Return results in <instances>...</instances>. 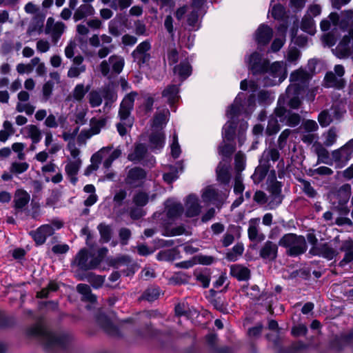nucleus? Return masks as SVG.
<instances>
[{
  "label": "nucleus",
  "mask_w": 353,
  "mask_h": 353,
  "mask_svg": "<svg viewBox=\"0 0 353 353\" xmlns=\"http://www.w3.org/2000/svg\"><path fill=\"white\" fill-rule=\"evenodd\" d=\"M26 334L30 337L39 339L44 350L49 353L65 348L71 340L68 334H57L51 332L41 324H35L30 327Z\"/></svg>",
  "instance_id": "obj_1"
},
{
  "label": "nucleus",
  "mask_w": 353,
  "mask_h": 353,
  "mask_svg": "<svg viewBox=\"0 0 353 353\" xmlns=\"http://www.w3.org/2000/svg\"><path fill=\"white\" fill-rule=\"evenodd\" d=\"M137 95V92H131L124 97L120 104L119 117L121 121L117 124V128L119 134L122 137L127 134V128H131L132 125V121L130 119V116Z\"/></svg>",
  "instance_id": "obj_2"
},
{
  "label": "nucleus",
  "mask_w": 353,
  "mask_h": 353,
  "mask_svg": "<svg viewBox=\"0 0 353 353\" xmlns=\"http://www.w3.org/2000/svg\"><path fill=\"white\" fill-rule=\"evenodd\" d=\"M279 245L286 248L287 255L292 257L305 253L307 248L305 237L293 233L284 234L279 239Z\"/></svg>",
  "instance_id": "obj_3"
},
{
  "label": "nucleus",
  "mask_w": 353,
  "mask_h": 353,
  "mask_svg": "<svg viewBox=\"0 0 353 353\" xmlns=\"http://www.w3.org/2000/svg\"><path fill=\"white\" fill-rule=\"evenodd\" d=\"M124 58L118 54H112L108 59L101 62L99 70L103 77L110 78L114 74H120L124 67Z\"/></svg>",
  "instance_id": "obj_4"
},
{
  "label": "nucleus",
  "mask_w": 353,
  "mask_h": 353,
  "mask_svg": "<svg viewBox=\"0 0 353 353\" xmlns=\"http://www.w3.org/2000/svg\"><path fill=\"white\" fill-rule=\"evenodd\" d=\"M63 225L62 221L54 219L52 221L51 224L42 225L36 230L30 232V235L37 245H41L46 242L48 236L53 235L55 229L59 230L61 228Z\"/></svg>",
  "instance_id": "obj_5"
},
{
  "label": "nucleus",
  "mask_w": 353,
  "mask_h": 353,
  "mask_svg": "<svg viewBox=\"0 0 353 353\" xmlns=\"http://www.w3.org/2000/svg\"><path fill=\"white\" fill-rule=\"evenodd\" d=\"M285 98L279 97L277 107L274 110L276 117L279 118L281 122L285 123L286 125L295 127L301 122V116L294 112H292L285 107Z\"/></svg>",
  "instance_id": "obj_6"
},
{
  "label": "nucleus",
  "mask_w": 353,
  "mask_h": 353,
  "mask_svg": "<svg viewBox=\"0 0 353 353\" xmlns=\"http://www.w3.org/2000/svg\"><path fill=\"white\" fill-rule=\"evenodd\" d=\"M101 259L99 257H92L89 259L88 252L86 249H81L76 255L72 265H76L83 271L96 269L101 263Z\"/></svg>",
  "instance_id": "obj_7"
},
{
  "label": "nucleus",
  "mask_w": 353,
  "mask_h": 353,
  "mask_svg": "<svg viewBox=\"0 0 353 353\" xmlns=\"http://www.w3.org/2000/svg\"><path fill=\"white\" fill-rule=\"evenodd\" d=\"M345 74V68L341 65H336L334 72L330 71L325 74L324 81L326 87L342 89L345 87V81L343 78Z\"/></svg>",
  "instance_id": "obj_8"
},
{
  "label": "nucleus",
  "mask_w": 353,
  "mask_h": 353,
  "mask_svg": "<svg viewBox=\"0 0 353 353\" xmlns=\"http://www.w3.org/2000/svg\"><path fill=\"white\" fill-rule=\"evenodd\" d=\"M303 88L297 83H291L286 89L285 95L279 97L285 98V106L291 109H298L301 103V95L302 94Z\"/></svg>",
  "instance_id": "obj_9"
},
{
  "label": "nucleus",
  "mask_w": 353,
  "mask_h": 353,
  "mask_svg": "<svg viewBox=\"0 0 353 353\" xmlns=\"http://www.w3.org/2000/svg\"><path fill=\"white\" fill-rule=\"evenodd\" d=\"M150 50L151 43L149 40H145L140 43L132 51L131 56L133 61L139 65V68L148 64L151 59Z\"/></svg>",
  "instance_id": "obj_10"
},
{
  "label": "nucleus",
  "mask_w": 353,
  "mask_h": 353,
  "mask_svg": "<svg viewBox=\"0 0 353 353\" xmlns=\"http://www.w3.org/2000/svg\"><path fill=\"white\" fill-rule=\"evenodd\" d=\"M147 172L142 168L134 167L128 170L125 183L132 188L141 187L147 178Z\"/></svg>",
  "instance_id": "obj_11"
},
{
  "label": "nucleus",
  "mask_w": 353,
  "mask_h": 353,
  "mask_svg": "<svg viewBox=\"0 0 353 353\" xmlns=\"http://www.w3.org/2000/svg\"><path fill=\"white\" fill-rule=\"evenodd\" d=\"M269 61L263 59L257 52H253L249 58V68L254 75L266 74L268 70Z\"/></svg>",
  "instance_id": "obj_12"
},
{
  "label": "nucleus",
  "mask_w": 353,
  "mask_h": 353,
  "mask_svg": "<svg viewBox=\"0 0 353 353\" xmlns=\"http://www.w3.org/2000/svg\"><path fill=\"white\" fill-rule=\"evenodd\" d=\"M65 28L66 26L63 22L58 21L54 23V19L52 17H49L47 19L45 33L46 34H50L52 42L57 44L61 35L65 32Z\"/></svg>",
  "instance_id": "obj_13"
},
{
  "label": "nucleus",
  "mask_w": 353,
  "mask_h": 353,
  "mask_svg": "<svg viewBox=\"0 0 353 353\" xmlns=\"http://www.w3.org/2000/svg\"><path fill=\"white\" fill-rule=\"evenodd\" d=\"M343 116V112L336 105H332L330 110L321 111L318 116V121L321 127L328 126L333 120L340 119Z\"/></svg>",
  "instance_id": "obj_14"
},
{
  "label": "nucleus",
  "mask_w": 353,
  "mask_h": 353,
  "mask_svg": "<svg viewBox=\"0 0 353 353\" xmlns=\"http://www.w3.org/2000/svg\"><path fill=\"white\" fill-rule=\"evenodd\" d=\"M353 153V139L347 141L343 146L332 152L334 161L339 164L346 163L352 157Z\"/></svg>",
  "instance_id": "obj_15"
},
{
  "label": "nucleus",
  "mask_w": 353,
  "mask_h": 353,
  "mask_svg": "<svg viewBox=\"0 0 353 353\" xmlns=\"http://www.w3.org/2000/svg\"><path fill=\"white\" fill-rule=\"evenodd\" d=\"M278 245L271 241H265L259 250V256L266 262L274 261L278 256Z\"/></svg>",
  "instance_id": "obj_16"
},
{
  "label": "nucleus",
  "mask_w": 353,
  "mask_h": 353,
  "mask_svg": "<svg viewBox=\"0 0 353 353\" xmlns=\"http://www.w3.org/2000/svg\"><path fill=\"white\" fill-rule=\"evenodd\" d=\"M97 322L108 334L115 337L121 336L119 328L111 322L106 315L103 314H99L97 317Z\"/></svg>",
  "instance_id": "obj_17"
},
{
  "label": "nucleus",
  "mask_w": 353,
  "mask_h": 353,
  "mask_svg": "<svg viewBox=\"0 0 353 353\" xmlns=\"http://www.w3.org/2000/svg\"><path fill=\"white\" fill-rule=\"evenodd\" d=\"M350 43V37L347 35L344 36L336 48L333 50L334 55L339 59L348 58L352 54Z\"/></svg>",
  "instance_id": "obj_18"
},
{
  "label": "nucleus",
  "mask_w": 353,
  "mask_h": 353,
  "mask_svg": "<svg viewBox=\"0 0 353 353\" xmlns=\"http://www.w3.org/2000/svg\"><path fill=\"white\" fill-rule=\"evenodd\" d=\"M260 218H253L249 221L248 234L251 241L261 242L265 239V235L260 231Z\"/></svg>",
  "instance_id": "obj_19"
},
{
  "label": "nucleus",
  "mask_w": 353,
  "mask_h": 353,
  "mask_svg": "<svg viewBox=\"0 0 353 353\" xmlns=\"http://www.w3.org/2000/svg\"><path fill=\"white\" fill-rule=\"evenodd\" d=\"M266 74H268V77H272L273 83L275 84L277 82L281 83L286 77V72L283 65L279 62H274L272 64H268V70Z\"/></svg>",
  "instance_id": "obj_20"
},
{
  "label": "nucleus",
  "mask_w": 353,
  "mask_h": 353,
  "mask_svg": "<svg viewBox=\"0 0 353 353\" xmlns=\"http://www.w3.org/2000/svg\"><path fill=\"white\" fill-rule=\"evenodd\" d=\"M72 65L68 71L67 76L69 78H78L81 74L86 70V65L83 64L84 58L81 55H77L72 59Z\"/></svg>",
  "instance_id": "obj_21"
},
{
  "label": "nucleus",
  "mask_w": 353,
  "mask_h": 353,
  "mask_svg": "<svg viewBox=\"0 0 353 353\" xmlns=\"http://www.w3.org/2000/svg\"><path fill=\"white\" fill-rule=\"evenodd\" d=\"M273 36V30L268 25L261 24L255 32V40L260 46L267 45Z\"/></svg>",
  "instance_id": "obj_22"
},
{
  "label": "nucleus",
  "mask_w": 353,
  "mask_h": 353,
  "mask_svg": "<svg viewBox=\"0 0 353 353\" xmlns=\"http://www.w3.org/2000/svg\"><path fill=\"white\" fill-rule=\"evenodd\" d=\"M82 161L81 159H77L73 161H69L65 167V174L70 181L75 185L78 181L77 175L81 168Z\"/></svg>",
  "instance_id": "obj_23"
},
{
  "label": "nucleus",
  "mask_w": 353,
  "mask_h": 353,
  "mask_svg": "<svg viewBox=\"0 0 353 353\" xmlns=\"http://www.w3.org/2000/svg\"><path fill=\"white\" fill-rule=\"evenodd\" d=\"M310 252L315 255L321 256L328 260H332L338 254L335 249L330 246L326 243L313 247L311 249Z\"/></svg>",
  "instance_id": "obj_24"
},
{
  "label": "nucleus",
  "mask_w": 353,
  "mask_h": 353,
  "mask_svg": "<svg viewBox=\"0 0 353 353\" xmlns=\"http://www.w3.org/2000/svg\"><path fill=\"white\" fill-rule=\"evenodd\" d=\"M201 205L196 196L189 195L185 203V216L187 217H194L199 214Z\"/></svg>",
  "instance_id": "obj_25"
},
{
  "label": "nucleus",
  "mask_w": 353,
  "mask_h": 353,
  "mask_svg": "<svg viewBox=\"0 0 353 353\" xmlns=\"http://www.w3.org/2000/svg\"><path fill=\"white\" fill-rule=\"evenodd\" d=\"M108 151L107 148H101L97 152L94 153L90 159L91 164L88 165L84 171V174L86 176L90 175L94 171H96L99 166L103 157Z\"/></svg>",
  "instance_id": "obj_26"
},
{
  "label": "nucleus",
  "mask_w": 353,
  "mask_h": 353,
  "mask_svg": "<svg viewBox=\"0 0 353 353\" xmlns=\"http://www.w3.org/2000/svg\"><path fill=\"white\" fill-rule=\"evenodd\" d=\"M90 89V85L85 86L83 83H79L75 85L72 92L68 96L67 100L73 102H81Z\"/></svg>",
  "instance_id": "obj_27"
},
{
  "label": "nucleus",
  "mask_w": 353,
  "mask_h": 353,
  "mask_svg": "<svg viewBox=\"0 0 353 353\" xmlns=\"http://www.w3.org/2000/svg\"><path fill=\"white\" fill-rule=\"evenodd\" d=\"M216 179L223 185H228L231 179L230 166L220 162L216 169Z\"/></svg>",
  "instance_id": "obj_28"
},
{
  "label": "nucleus",
  "mask_w": 353,
  "mask_h": 353,
  "mask_svg": "<svg viewBox=\"0 0 353 353\" xmlns=\"http://www.w3.org/2000/svg\"><path fill=\"white\" fill-rule=\"evenodd\" d=\"M29 194L23 190H17L14 196V207L17 210H22L30 201Z\"/></svg>",
  "instance_id": "obj_29"
},
{
  "label": "nucleus",
  "mask_w": 353,
  "mask_h": 353,
  "mask_svg": "<svg viewBox=\"0 0 353 353\" xmlns=\"http://www.w3.org/2000/svg\"><path fill=\"white\" fill-rule=\"evenodd\" d=\"M95 13L94 8L89 3L81 4L74 12L73 19L75 21L91 17Z\"/></svg>",
  "instance_id": "obj_30"
},
{
  "label": "nucleus",
  "mask_w": 353,
  "mask_h": 353,
  "mask_svg": "<svg viewBox=\"0 0 353 353\" xmlns=\"http://www.w3.org/2000/svg\"><path fill=\"white\" fill-rule=\"evenodd\" d=\"M230 274L239 281H247L250 278V270L248 268L239 264L231 265Z\"/></svg>",
  "instance_id": "obj_31"
},
{
  "label": "nucleus",
  "mask_w": 353,
  "mask_h": 353,
  "mask_svg": "<svg viewBox=\"0 0 353 353\" xmlns=\"http://www.w3.org/2000/svg\"><path fill=\"white\" fill-rule=\"evenodd\" d=\"M173 72L178 76L181 81L186 79L192 73V67L190 63L185 60L173 68Z\"/></svg>",
  "instance_id": "obj_32"
},
{
  "label": "nucleus",
  "mask_w": 353,
  "mask_h": 353,
  "mask_svg": "<svg viewBox=\"0 0 353 353\" xmlns=\"http://www.w3.org/2000/svg\"><path fill=\"white\" fill-rule=\"evenodd\" d=\"M280 157V153L276 148H269L265 149L259 159V161L265 163V165H268L269 168L272 167L271 161L274 163L279 160Z\"/></svg>",
  "instance_id": "obj_33"
},
{
  "label": "nucleus",
  "mask_w": 353,
  "mask_h": 353,
  "mask_svg": "<svg viewBox=\"0 0 353 353\" xmlns=\"http://www.w3.org/2000/svg\"><path fill=\"white\" fill-rule=\"evenodd\" d=\"M103 148L108 149V151H107V153H105L103 157L104 161L103 165L105 169H109L112 162L121 157L122 152L119 148H117L112 150V146L103 147Z\"/></svg>",
  "instance_id": "obj_34"
},
{
  "label": "nucleus",
  "mask_w": 353,
  "mask_h": 353,
  "mask_svg": "<svg viewBox=\"0 0 353 353\" xmlns=\"http://www.w3.org/2000/svg\"><path fill=\"white\" fill-rule=\"evenodd\" d=\"M340 250L345 253L343 259L339 263L341 266H343L353 261V241H343L340 248Z\"/></svg>",
  "instance_id": "obj_35"
},
{
  "label": "nucleus",
  "mask_w": 353,
  "mask_h": 353,
  "mask_svg": "<svg viewBox=\"0 0 353 353\" xmlns=\"http://www.w3.org/2000/svg\"><path fill=\"white\" fill-rule=\"evenodd\" d=\"M77 292L82 295L83 301L90 302L91 303L97 301V296L92 293L90 288L85 283H79L77 286Z\"/></svg>",
  "instance_id": "obj_36"
},
{
  "label": "nucleus",
  "mask_w": 353,
  "mask_h": 353,
  "mask_svg": "<svg viewBox=\"0 0 353 353\" xmlns=\"http://www.w3.org/2000/svg\"><path fill=\"white\" fill-rule=\"evenodd\" d=\"M146 152L147 148L143 144H137L134 151L128 154V159L134 163H139L143 159Z\"/></svg>",
  "instance_id": "obj_37"
},
{
  "label": "nucleus",
  "mask_w": 353,
  "mask_h": 353,
  "mask_svg": "<svg viewBox=\"0 0 353 353\" xmlns=\"http://www.w3.org/2000/svg\"><path fill=\"white\" fill-rule=\"evenodd\" d=\"M310 75L308 72L304 70L299 69L291 73L290 79L292 83H297L302 88V85L305 84L309 79Z\"/></svg>",
  "instance_id": "obj_38"
},
{
  "label": "nucleus",
  "mask_w": 353,
  "mask_h": 353,
  "mask_svg": "<svg viewBox=\"0 0 353 353\" xmlns=\"http://www.w3.org/2000/svg\"><path fill=\"white\" fill-rule=\"evenodd\" d=\"M179 87L176 85H170L164 89L162 96L167 99L170 104H173L179 99Z\"/></svg>",
  "instance_id": "obj_39"
},
{
  "label": "nucleus",
  "mask_w": 353,
  "mask_h": 353,
  "mask_svg": "<svg viewBox=\"0 0 353 353\" xmlns=\"http://www.w3.org/2000/svg\"><path fill=\"white\" fill-rule=\"evenodd\" d=\"M301 29L311 35L314 34L316 32L315 23L312 17L310 15V14L304 15L302 18Z\"/></svg>",
  "instance_id": "obj_40"
},
{
  "label": "nucleus",
  "mask_w": 353,
  "mask_h": 353,
  "mask_svg": "<svg viewBox=\"0 0 353 353\" xmlns=\"http://www.w3.org/2000/svg\"><path fill=\"white\" fill-rule=\"evenodd\" d=\"M103 4H110L114 10H124L128 8L133 3V0H101Z\"/></svg>",
  "instance_id": "obj_41"
},
{
  "label": "nucleus",
  "mask_w": 353,
  "mask_h": 353,
  "mask_svg": "<svg viewBox=\"0 0 353 353\" xmlns=\"http://www.w3.org/2000/svg\"><path fill=\"white\" fill-rule=\"evenodd\" d=\"M22 130L27 134V137L30 138L33 144L38 143L41 139V132L39 128L35 125H28Z\"/></svg>",
  "instance_id": "obj_42"
},
{
  "label": "nucleus",
  "mask_w": 353,
  "mask_h": 353,
  "mask_svg": "<svg viewBox=\"0 0 353 353\" xmlns=\"http://www.w3.org/2000/svg\"><path fill=\"white\" fill-rule=\"evenodd\" d=\"M270 168L268 165L259 161V165L256 168L254 174L252 175L253 180L255 183L261 182L267 176Z\"/></svg>",
  "instance_id": "obj_43"
},
{
  "label": "nucleus",
  "mask_w": 353,
  "mask_h": 353,
  "mask_svg": "<svg viewBox=\"0 0 353 353\" xmlns=\"http://www.w3.org/2000/svg\"><path fill=\"white\" fill-rule=\"evenodd\" d=\"M100 234V241L101 243L109 242L112 236V230L110 225L101 223L97 226Z\"/></svg>",
  "instance_id": "obj_44"
},
{
  "label": "nucleus",
  "mask_w": 353,
  "mask_h": 353,
  "mask_svg": "<svg viewBox=\"0 0 353 353\" xmlns=\"http://www.w3.org/2000/svg\"><path fill=\"white\" fill-rule=\"evenodd\" d=\"M178 166L174 165H170V171L165 173L163 176V179L165 182H166L168 184L172 183L174 181L176 180L179 177V168H180V170H183V167L181 165V163H177Z\"/></svg>",
  "instance_id": "obj_45"
},
{
  "label": "nucleus",
  "mask_w": 353,
  "mask_h": 353,
  "mask_svg": "<svg viewBox=\"0 0 353 353\" xmlns=\"http://www.w3.org/2000/svg\"><path fill=\"white\" fill-rule=\"evenodd\" d=\"M165 136L161 132H154L150 136V143L153 149L160 150L163 147Z\"/></svg>",
  "instance_id": "obj_46"
},
{
  "label": "nucleus",
  "mask_w": 353,
  "mask_h": 353,
  "mask_svg": "<svg viewBox=\"0 0 353 353\" xmlns=\"http://www.w3.org/2000/svg\"><path fill=\"white\" fill-rule=\"evenodd\" d=\"M301 184L302 192L309 198L314 199L318 196L317 191L312 185L311 183L303 179H299Z\"/></svg>",
  "instance_id": "obj_47"
},
{
  "label": "nucleus",
  "mask_w": 353,
  "mask_h": 353,
  "mask_svg": "<svg viewBox=\"0 0 353 353\" xmlns=\"http://www.w3.org/2000/svg\"><path fill=\"white\" fill-rule=\"evenodd\" d=\"M160 295V289L158 287H149L143 293L141 299L146 300L149 302L154 301L157 299Z\"/></svg>",
  "instance_id": "obj_48"
},
{
  "label": "nucleus",
  "mask_w": 353,
  "mask_h": 353,
  "mask_svg": "<svg viewBox=\"0 0 353 353\" xmlns=\"http://www.w3.org/2000/svg\"><path fill=\"white\" fill-rule=\"evenodd\" d=\"M210 303L216 310L223 314L229 313L228 303L224 298L221 296L214 297L211 299Z\"/></svg>",
  "instance_id": "obj_49"
},
{
  "label": "nucleus",
  "mask_w": 353,
  "mask_h": 353,
  "mask_svg": "<svg viewBox=\"0 0 353 353\" xmlns=\"http://www.w3.org/2000/svg\"><path fill=\"white\" fill-rule=\"evenodd\" d=\"M86 280L94 288L98 289L103 285L105 277L101 275L95 274L92 272H89L86 275Z\"/></svg>",
  "instance_id": "obj_50"
},
{
  "label": "nucleus",
  "mask_w": 353,
  "mask_h": 353,
  "mask_svg": "<svg viewBox=\"0 0 353 353\" xmlns=\"http://www.w3.org/2000/svg\"><path fill=\"white\" fill-rule=\"evenodd\" d=\"M183 211L184 208L181 203H173L168 207L167 215L168 218L174 219L180 216Z\"/></svg>",
  "instance_id": "obj_51"
},
{
  "label": "nucleus",
  "mask_w": 353,
  "mask_h": 353,
  "mask_svg": "<svg viewBox=\"0 0 353 353\" xmlns=\"http://www.w3.org/2000/svg\"><path fill=\"white\" fill-rule=\"evenodd\" d=\"M243 250V245L238 243L232 248L231 251L226 254V259L230 261H235L238 256L242 255Z\"/></svg>",
  "instance_id": "obj_52"
},
{
  "label": "nucleus",
  "mask_w": 353,
  "mask_h": 353,
  "mask_svg": "<svg viewBox=\"0 0 353 353\" xmlns=\"http://www.w3.org/2000/svg\"><path fill=\"white\" fill-rule=\"evenodd\" d=\"M45 18V14L42 12L37 13V14L34 15L32 19L31 30L38 31L39 32H41L43 28Z\"/></svg>",
  "instance_id": "obj_53"
},
{
  "label": "nucleus",
  "mask_w": 353,
  "mask_h": 353,
  "mask_svg": "<svg viewBox=\"0 0 353 353\" xmlns=\"http://www.w3.org/2000/svg\"><path fill=\"white\" fill-rule=\"evenodd\" d=\"M298 28H293L291 30V39L292 41L299 47H303L307 42V38L305 36L300 35L297 36Z\"/></svg>",
  "instance_id": "obj_54"
},
{
  "label": "nucleus",
  "mask_w": 353,
  "mask_h": 353,
  "mask_svg": "<svg viewBox=\"0 0 353 353\" xmlns=\"http://www.w3.org/2000/svg\"><path fill=\"white\" fill-rule=\"evenodd\" d=\"M187 23L190 26V30H196L199 29V14L197 11L193 10L188 14Z\"/></svg>",
  "instance_id": "obj_55"
},
{
  "label": "nucleus",
  "mask_w": 353,
  "mask_h": 353,
  "mask_svg": "<svg viewBox=\"0 0 353 353\" xmlns=\"http://www.w3.org/2000/svg\"><path fill=\"white\" fill-rule=\"evenodd\" d=\"M271 14L276 20L283 19L285 14V9L281 3H277L272 6Z\"/></svg>",
  "instance_id": "obj_56"
},
{
  "label": "nucleus",
  "mask_w": 353,
  "mask_h": 353,
  "mask_svg": "<svg viewBox=\"0 0 353 353\" xmlns=\"http://www.w3.org/2000/svg\"><path fill=\"white\" fill-rule=\"evenodd\" d=\"M315 150L318 157L317 163H328L330 157L328 151L321 145H317Z\"/></svg>",
  "instance_id": "obj_57"
},
{
  "label": "nucleus",
  "mask_w": 353,
  "mask_h": 353,
  "mask_svg": "<svg viewBox=\"0 0 353 353\" xmlns=\"http://www.w3.org/2000/svg\"><path fill=\"white\" fill-rule=\"evenodd\" d=\"M280 130V125L276 117L272 116L269 120L266 128V133L271 136L277 133Z\"/></svg>",
  "instance_id": "obj_58"
},
{
  "label": "nucleus",
  "mask_w": 353,
  "mask_h": 353,
  "mask_svg": "<svg viewBox=\"0 0 353 353\" xmlns=\"http://www.w3.org/2000/svg\"><path fill=\"white\" fill-rule=\"evenodd\" d=\"M89 103L91 107L96 108L102 103V97L99 92L92 90L88 94Z\"/></svg>",
  "instance_id": "obj_59"
},
{
  "label": "nucleus",
  "mask_w": 353,
  "mask_h": 353,
  "mask_svg": "<svg viewBox=\"0 0 353 353\" xmlns=\"http://www.w3.org/2000/svg\"><path fill=\"white\" fill-rule=\"evenodd\" d=\"M236 147L234 144L224 143L219 147V152L225 158H230L234 152Z\"/></svg>",
  "instance_id": "obj_60"
},
{
  "label": "nucleus",
  "mask_w": 353,
  "mask_h": 353,
  "mask_svg": "<svg viewBox=\"0 0 353 353\" xmlns=\"http://www.w3.org/2000/svg\"><path fill=\"white\" fill-rule=\"evenodd\" d=\"M133 202L137 207H143L148 202V195L145 192H139L133 196Z\"/></svg>",
  "instance_id": "obj_61"
},
{
  "label": "nucleus",
  "mask_w": 353,
  "mask_h": 353,
  "mask_svg": "<svg viewBox=\"0 0 353 353\" xmlns=\"http://www.w3.org/2000/svg\"><path fill=\"white\" fill-rule=\"evenodd\" d=\"M343 199L340 201L339 205L334 208L339 212L341 216H346L348 214L350 210L345 204L349 200V196L347 193L343 192Z\"/></svg>",
  "instance_id": "obj_62"
},
{
  "label": "nucleus",
  "mask_w": 353,
  "mask_h": 353,
  "mask_svg": "<svg viewBox=\"0 0 353 353\" xmlns=\"http://www.w3.org/2000/svg\"><path fill=\"white\" fill-rule=\"evenodd\" d=\"M235 123L230 122L223 127V137L228 141H232L235 135Z\"/></svg>",
  "instance_id": "obj_63"
},
{
  "label": "nucleus",
  "mask_w": 353,
  "mask_h": 353,
  "mask_svg": "<svg viewBox=\"0 0 353 353\" xmlns=\"http://www.w3.org/2000/svg\"><path fill=\"white\" fill-rule=\"evenodd\" d=\"M29 168L26 162H13L10 166V171L14 174H21L26 172Z\"/></svg>",
  "instance_id": "obj_64"
}]
</instances>
